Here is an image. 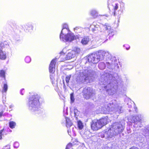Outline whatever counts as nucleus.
I'll return each mask as SVG.
<instances>
[{
  "label": "nucleus",
  "instance_id": "obj_13",
  "mask_svg": "<svg viewBox=\"0 0 149 149\" xmlns=\"http://www.w3.org/2000/svg\"><path fill=\"white\" fill-rule=\"evenodd\" d=\"M101 78L100 79V81L101 82L99 83L100 85H102V84L101 83V81H104V82L106 81V82H107L108 83L110 82L114 84L113 82L114 81L115 83L116 82V83H117L116 81L115 80H113V81L112 80L111 81V79L109 77L110 76H111V75H109V74L105 73L104 74L101 73Z\"/></svg>",
  "mask_w": 149,
  "mask_h": 149
},
{
  "label": "nucleus",
  "instance_id": "obj_50",
  "mask_svg": "<svg viewBox=\"0 0 149 149\" xmlns=\"http://www.w3.org/2000/svg\"><path fill=\"white\" fill-rule=\"evenodd\" d=\"M129 149H130V148Z\"/></svg>",
  "mask_w": 149,
  "mask_h": 149
},
{
  "label": "nucleus",
  "instance_id": "obj_30",
  "mask_svg": "<svg viewBox=\"0 0 149 149\" xmlns=\"http://www.w3.org/2000/svg\"><path fill=\"white\" fill-rule=\"evenodd\" d=\"M8 90V86L6 84H4L3 86V91L6 92Z\"/></svg>",
  "mask_w": 149,
  "mask_h": 149
},
{
  "label": "nucleus",
  "instance_id": "obj_39",
  "mask_svg": "<svg viewBox=\"0 0 149 149\" xmlns=\"http://www.w3.org/2000/svg\"><path fill=\"white\" fill-rule=\"evenodd\" d=\"M3 113V111H0V117L2 116Z\"/></svg>",
  "mask_w": 149,
  "mask_h": 149
},
{
  "label": "nucleus",
  "instance_id": "obj_33",
  "mask_svg": "<svg viewBox=\"0 0 149 149\" xmlns=\"http://www.w3.org/2000/svg\"><path fill=\"white\" fill-rule=\"evenodd\" d=\"M118 7V3H115L113 5V9L115 11L117 10Z\"/></svg>",
  "mask_w": 149,
  "mask_h": 149
},
{
  "label": "nucleus",
  "instance_id": "obj_32",
  "mask_svg": "<svg viewBox=\"0 0 149 149\" xmlns=\"http://www.w3.org/2000/svg\"><path fill=\"white\" fill-rule=\"evenodd\" d=\"M72 144L71 143H68L66 146L65 149H71Z\"/></svg>",
  "mask_w": 149,
  "mask_h": 149
},
{
  "label": "nucleus",
  "instance_id": "obj_48",
  "mask_svg": "<svg viewBox=\"0 0 149 149\" xmlns=\"http://www.w3.org/2000/svg\"><path fill=\"white\" fill-rule=\"evenodd\" d=\"M73 127H72V130H73Z\"/></svg>",
  "mask_w": 149,
  "mask_h": 149
},
{
  "label": "nucleus",
  "instance_id": "obj_29",
  "mask_svg": "<svg viewBox=\"0 0 149 149\" xmlns=\"http://www.w3.org/2000/svg\"><path fill=\"white\" fill-rule=\"evenodd\" d=\"M25 61L27 63H30L31 60V58L29 56H26L25 59Z\"/></svg>",
  "mask_w": 149,
  "mask_h": 149
},
{
  "label": "nucleus",
  "instance_id": "obj_2",
  "mask_svg": "<svg viewBox=\"0 0 149 149\" xmlns=\"http://www.w3.org/2000/svg\"><path fill=\"white\" fill-rule=\"evenodd\" d=\"M90 28L91 31L95 33H97L100 30V35L101 39L105 38L108 36L109 38L112 37L116 33V31L111 29L110 25L107 23L99 25L95 22H93L90 25Z\"/></svg>",
  "mask_w": 149,
  "mask_h": 149
},
{
  "label": "nucleus",
  "instance_id": "obj_11",
  "mask_svg": "<svg viewBox=\"0 0 149 149\" xmlns=\"http://www.w3.org/2000/svg\"><path fill=\"white\" fill-rule=\"evenodd\" d=\"M82 93L84 98L86 99H89L95 95L92 88L87 86L83 89Z\"/></svg>",
  "mask_w": 149,
  "mask_h": 149
},
{
  "label": "nucleus",
  "instance_id": "obj_25",
  "mask_svg": "<svg viewBox=\"0 0 149 149\" xmlns=\"http://www.w3.org/2000/svg\"><path fill=\"white\" fill-rule=\"evenodd\" d=\"M16 125V123L14 121H10L9 123V126L11 129H13L15 128Z\"/></svg>",
  "mask_w": 149,
  "mask_h": 149
},
{
  "label": "nucleus",
  "instance_id": "obj_37",
  "mask_svg": "<svg viewBox=\"0 0 149 149\" xmlns=\"http://www.w3.org/2000/svg\"><path fill=\"white\" fill-rule=\"evenodd\" d=\"M3 149H10V147L9 146H6L3 148Z\"/></svg>",
  "mask_w": 149,
  "mask_h": 149
},
{
  "label": "nucleus",
  "instance_id": "obj_27",
  "mask_svg": "<svg viewBox=\"0 0 149 149\" xmlns=\"http://www.w3.org/2000/svg\"><path fill=\"white\" fill-rule=\"evenodd\" d=\"M0 77L2 78L5 77V72L3 70H1L0 71Z\"/></svg>",
  "mask_w": 149,
  "mask_h": 149
},
{
  "label": "nucleus",
  "instance_id": "obj_31",
  "mask_svg": "<svg viewBox=\"0 0 149 149\" xmlns=\"http://www.w3.org/2000/svg\"><path fill=\"white\" fill-rule=\"evenodd\" d=\"M19 146V143L17 142H15L13 144V146L14 148H17Z\"/></svg>",
  "mask_w": 149,
  "mask_h": 149
},
{
  "label": "nucleus",
  "instance_id": "obj_22",
  "mask_svg": "<svg viewBox=\"0 0 149 149\" xmlns=\"http://www.w3.org/2000/svg\"><path fill=\"white\" fill-rule=\"evenodd\" d=\"M78 127L80 130H82L84 127V125L81 120H78L77 122Z\"/></svg>",
  "mask_w": 149,
  "mask_h": 149
},
{
  "label": "nucleus",
  "instance_id": "obj_40",
  "mask_svg": "<svg viewBox=\"0 0 149 149\" xmlns=\"http://www.w3.org/2000/svg\"><path fill=\"white\" fill-rule=\"evenodd\" d=\"M70 132H71L70 129H68V132L69 135H70Z\"/></svg>",
  "mask_w": 149,
  "mask_h": 149
},
{
  "label": "nucleus",
  "instance_id": "obj_19",
  "mask_svg": "<svg viewBox=\"0 0 149 149\" xmlns=\"http://www.w3.org/2000/svg\"><path fill=\"white\" fill-rule=\"evenodd\" d=\"M72 52H73L74 54L76 55L79 54L80 52V49L78 47H74L72 50Z\"/></svg>",
  "mask_w": 149,
  "mask_h": 149
},
{
  "label": "nucleus",
  "instance_id": "obj_1",
  "mask_svg": "<svg viewBox=\"0 0 149 149\" xmlns=\"http://www.w3.org/2000/svg\"><path fill=\"white\" fill-rule=\"evenodd\" d=\"M106 58V66L110 69L114 68L117 69L119 68V63L116 58L112 56L107 51L100 50L96 53L89 55L88 57V62L95 64L98 63L100 60Z\"/></svg>",
  "mask_w": 149,
  "mask_h": 149
},
{
  "label": "nucleus",
  "instance_id": "obj_12",
  "mask_svg": "<svg viewBox=\"0 0 149 149\" xmlns=\"http://www.w3.org/2000/svg\"><path fill=\"white\" fill-rule=\"evenodd\" d=\"M9 46L6 42L1 43L0 44V59L5 60L7 57L6 52L3 51V49L6 47H7Z\"/></svg>",
  "mask_w": 149,
  "mask_h": 149
},
{
  "label": "nucleus",
  "instance_id": "obj_38",
  "mask_svg": "<svg viewBox=\"0 0 149 149\" xmlns=\"http://www.w3.org/2000/svg\"><path fill=\"white\" fill-rule=\"evenodd\" d=\"M24 90V88H22L20 91V93L22 95H23V93H22V91Z\"/></svg>",
  "mask_w": 149,
  "mask_h": 149
},
{
  "label": "nucleus",
  "instance_id": "obj_7",
  "mask_svg": "<svg viewBox=\"0 0 149 149\" xmlns=\"http://www.w3.org/2000/svg\"><path fill=\"white\" fill-rule=\"evenodd\" d=\"M124 127L122 125L118 122L113 123L112 127L105 133L108 137H112L121 132L123 130Z\"/></svg>",
  "mask_w": 149,
  "mask_h": 149
},
{
  "label": "nucleus",
  "instance_id": "obj_20",
  "mask_svg": "<svg viewBox=\"0 0 149 149\" xmlns=\"http://www.w3.org/2000/svg\"><path fill=\"white\" fill-rule=\"evenodd\" d=\"M74 30L75 32L78 33L81 32L83 29L79 26H77L74 28Z\"/></svg>",
  "mask_w": 149,
  "mask_h": 149
},
{
  "label": "nucleus",
  "instance_id": "obj_26",
  "mask_svg": "<svg viewBox=\"0 0 149 149\" xmlns=\"http://www.w3.org/2000/svg\"><path fill=\"white\" fill-rule=\"evenodd\" d=\"M74 111L75 116L76 118H77L79 115V112L77 109L76 108L74 109Z\"/></svg>",
  "mask_w": 149,
  "mask_h": 149
},
{
  "label": "nucleus",
  "instance_id": "obj_10",
  "mask_svg": "<svg viewBox=\"0 0 149 149\" xmlns=\"http://www.w3.org/2000/svg\"><path fill=\"white\" fill-rule=\"evenodd\" d=\"M56 62V58L53 59L51 61L49 67V72L50 73V77L51 81L53 84L55 83V79L54 72L55 71V66Z\"/></svg>",
  "mask_w": 149,
  "mask_h": 149
},
{
  "label": "nucleus",
  "instance_id": "obj_9",
  "mask_svg": "<svg viewBox=\"0 0 149 149\" xmlns=\"http://www.w3.org/2000/svg\"><path fill=\"white\" fill-rule=\"evenodd\" d=\"M60 38L61 40L62 41L71 42L76 39V37L69 30L68 32H67L66 31L62 32L61 31L60 35Z\"/></svg>",
  "mask_w": 149,
  "mask_h": 149
},
{
  "label": "nucleus",
  "instance_id": "obj_42",
  "mask_svg": "<svg viewBox=\"0 0 149 149\" xmlns=\"http://www.w3.org/2000/svg\"><path fill=\"white\" fill-rule=\"evenodd\" d=\"M131 149H139V148L137 147H134L132 148H131Z\"/></svg>",
  "mask_w": 149,
  "mask_h": 149
},
{
  "label": "nucleus",
  "instance_id": "obj_14",
  "mask_svg": "<svg viewBox=\"0 0 149 149\" xmlns=\"http://www.w3.org/2000/svg\"><path fill=\"white\" fill-rule=\"evenodd\" d=\"M143 120V116L141 115H138L137 116H133L131 121L135 124H137V123H141Z\"/></svg>",
  "mask_w": 149,
  "mask_h": 149
},
{
  "label": "nucleus",
  "instance_id": "obj_17",
  "mask_svg": "<svg viewBox=\"0 0 149 149\" xmlns=\"http://www.w3.org/2000/svg\"><path fill=\"white\" fill-rule=\"evenodd\" d=\"M75 56L74 52L71 51L67 54L65 58L66 60H69L74 57Z\"/></svg>",
  "mask_w": 149,
  "mask_h": 149
},
{
  "label": "nucleus",
  "instance_id": "obj_16",
  "mask_svg": "<svg viewBox=\"0 0 149 149\" xmlns=\"http://www.w3.org/2000/svg\"><path fill=\"white\" fill-rule=\"evenodd\" d=\"M33 26L31 23H27L24 25V29L30 32L33 30Z\"/></svg>",
  "mask_w": 149,
  "mask_h": 149
},
{
  "label": "nucleus",
  "instance_id": "obj_46",
  "mask_svg": "<svg viewBox=\"0 0 149 149\" xmlns=\"http://www.w3.org/2000/svg\"><path fill=\"white\" fill-rule=\"evenodd\" d=\"M103 16H106V17H108V15H104Z\"/></svg>",
  "mask_w": 149,
  "mask_h": 149
},
{
  "label": "nucleus",
  "instance_id": "obj_8",
  "mask_svg": "<svg viewBox=\"0 0 149 149\" xmlns=\"http://www.w3.org/2000/svg\"><path fill=\"white\" fill-rule=\"evenodd\" d=\"M107 117L102 118L100 120H94L91 124V128L94 131L100 129L104 125H106L108 122Z\"/></svg>",
  "mask_w": 149,
  "mask_h": 149
},
{
  "label": "nucleus",
  "instance_id": "obj_47",
  "mask_svg": "<svg viewBox=\"0 0 149 149\" xmlns=\"http://www.w3.org/2000/svg\"><path fill=\"white\" fill-rule=\"evenodd\" d=\"M113 15L114 16H115V12H114L113 13Z\"/></svg>",
  "mask_w": 149,
  "mask_h": 149
},
{
  "label": "nucleus",
  "instance_id": "obj_15",
  "mask_svg": "<svg viewBox=\"0 0 149 149\" xmlns=\"http://www.w3.org/2000/svg\"><path fill=\"white\" fill-rule=\"evenodd\" d=\"M66 123V125L67 128L71 127L72 125V123L70 120V119L67 117H65L64 119L62 122V123Z\"/></svg>",
  "mask_w": 149,
  "mask_h": 149
},
{
  "label": "nucleus",
  "instance_id": "obj_35",
  "mask_svg": "<svg viewBox=\"0 0 149 149\" xmlns=\"http://www.w3.org/2000/svg\"><path fill=\"white\" fill-rule=\"evenodd\" d=\"M4 130H2L0 131V140L1 139L2 136H3Z\"/></svg>",
  "mask_w": 149,
  "mask_h": 149
},
{
  "label": "nucleus",
  "instance_id": "obj_6",
  "mask_svg": "<svg viewBox=\"0 0 149 149\" xmlns=\"http://www.w3.org/2000/svg\"><path fill=\"white\" fill-rule=\"evenodd\" d=\"M104 81H101L102 84L100 85V88L102 87V89L103 91H106V94L111 95L114 94L118 88L117 83H116V82L115 83L114 81L113 82L114 84L110 82L108 83L107 82H106V81H105L104 82Z\"/></svg>",
  "mask_w": 149,
  "mask_h": 149
},
{
  "label": "nucleus",
  "instance_id": "obj_36",
  "mask_svg": "<svg viewBox=\"0 0 149 149\" xmlns=\"http://www.w3.org/2000/svg\"><path fill=\"white\" fill-rule=\"evenodd\" d=\"M123 47H125L126 48V49L127 50H129L130 47L129 45H127V44H125L123 45Z\"/></svg>",
  "mask_w": 149,
  "mask_h": 149
},
{
  "label": "nucleus",
  "instance_id": "obj_3",
  "mask_svg": "<svg viewBox=\"0 0 149 149\" xmlns=\"http://www.w3.org/2000/svg\"><path fill=\"white\" fill-rule=\"evenodd\" d=\"M40 98L38 95H34L30 97L29 100L28 105L29 109L36 115L42 113L39 101Z\"/></svg>",
  "mask_w": 149,
  "mask_h": 149
},
{
  "label": "nucleus",
  "instance_id": "obj_4",
  "mask_svg": "<svg viewBox=\"0 0 149 149\" xmlns=\"http://www.w3.org/2000/svg\"><path fill=\"white\" fill-rule=\"evenodd\" d=\"M122 107L118 104L116 100L111 101L108 104L102 106L101 110L102 113H107L110 111H113L116 113H120L122 112Z\"/></svg>",
  "mask_w": 149,
  "mask_h": 149
},
{
  "label": "nucleus",
  "instance_id": "obj_21",
  "mask_svg": "<svg viewBox=\"0 0 149 149\" xmlns=\"http://www.w3.org/2000/svg\"><path fill=\"white\" fill-rule=\"evenodd\" d=\"M106 65L105 63L102 62L100 63L98 65L99 68L101 70L104 69L105 68Z\"/></svg>",
  "mask_w": 149,
  "mask_h": 149
},
{
  "label": "nucleus",
  "instance_id": "obj_28",
  "mask_svg": "<svg viewBox=\"0 0 149 149\" xmlns=\"http://www.w3.org/2000/svg\"><path fill=\"white\" fill-rule=\"evenodd\" d=\"M71 77V75H67L66 76L65 80L67 83L68 84L69 83Z\"/></svg>",
  "mask_w": 149,
  "mask_h": 149
},
{
  "label": "nucleus",
  "instance_id": "obj_44",
  "mask_svg": "<svg viewBox=\"0 0 149 149\" xmlns=\"http://www.w3.org/2000/svg\"><path fill=\"white\" fill-rule=\"evenodd\" d=\"M60 54H64V53L62 52H61L60 53Z\"/></svg>",
  "mask_w": 149,
  "mask_h": 149
},
{
  "label": "nucleus",
  "instance_id": "obj_34",
  "mask_svg": "<svg viewBox=\"0 0 149 149\" xmlns=\"http://www.w3.org/2000/svg\"><path fill=\"white\" fill-rule=\"evenodd\" d=\"M70 100L71 102H73L74 100L73 94L72 93L70 94Z\"/></svg>",
  "mask_w": 149,
  "mask_h": 149
},
{
  "label": "nucleus",
  "instance_id": "obj_43",
  "mask_svg": "<svg viewBox=\"0 0 149 149\" xmlns=\"http://www.w3.org/2000/svg\"><path fill=\"white\" fill-rule=\"evenodd\" d=\"M14 107L13 105L12 104H11L9 106V107L10 108H11L12 107Z\"/></svg>",
  "mask_w": 149,
  "mask_h": 149
},
{
  "label": "nucleus",
  "instance_id": "obj_24",
  "mask_svg": "<svg viewBox=\"0 0 149 149\" xmlns=\"http://www.w3.org/2000/svg\"><path fill=\"white\" fill-rule=\"evenodd\" d=\"M91 14L92 16L95 17L97 15L98 13L96 10L93 9L91 11Z\"/></svg>",
  "mask_w": 149,
  "mask_h": 149
},
{
  "label": "nucleus",
  "instance_id": "obj_23",
  "mask_svg": "<svg viewBox=\"0 0 149 149\" xmlns=\"http://www.w3.org/2000/svg\"><path fill=\"white\" fill-rule=\"evenodd\" d=\"M64 31H66L67 32L69 31V28L67 24H63V29L62 30V32H63Z\"/></svg>",
  "mask_w": 149,
  "mask_h": 149
},
{
  "label": "nucleus",
  "instance_id": "obj_49",
  "mask_svg": "<svg viewBox=\"0 0 149 149\" xmlns=\"http://www.w3.org/2000/svg\"><path fill=\"white\" fill-rule=\"evenodd\" d=\"M134 127H136V126H135Z\"/></svg>",
  "mask_w": 149,
  "mask_h": 149
},
{
  "label": "nucleus",
  "instance_id": "obj_18",
  "mask_svg": "<svg viewBox=\"0 0 149 149\" xmlns=\"http://www.w3.org/2000/svg\"><path fill=\"white\" fill-rule=\"evenodd\" d=\"M89 40V38L88 36H85L82 39L81 43L83 45H86L88 43Z\"/></svg>",
  "mask_w": 149,
  "mask_h": 149
},
{
  "label": "nucleus",
  "instance_id": "obj_45",
  "mask_svg": "<svg viewBox=\"0 0 149 149\" xmlns=\"http://www.w3.org/2000/svg\"><path fill=\"white\" fill-rule=\"evenodd\" d=\"M118 12H119V13H120V15L121 14V11L119 10L118 11Z\"/></svg>",
  "mask_w": 149,
  "mask_h": 149
},
{
  "label": "nucleus",
  "instance_id": "obj_5",
  "mask_svg": "<svg viewBox=\"0 0 149 149\" xmlns=\"http://www.w3.org/2000/svg\"><path fill=\"white\" fill-rule=\"evenodd\" d=\"M95 72L90 67L85 68L79 72L80 79L81 81L88 83L91 82L93 79V76Z\"/></svg>",
  "mask_w": 149,
  "mask_h": 149
},
{
  "label": "nucleus",
  "instance_id": "obj_41",
  "mask_svg": "<svg viewBox=\"0 0 149 149\" xmlns=\"http://www.w3.org/2000/svg\"><path fill=\"white\" fill-rule=\"evenodd\" d=\"M134 109H135V111H136V112L137 111V108L135 106L134 107Z\"/></svg>",
  "mask_w": 149,
  "mask_h": 149
}]
</instances>
